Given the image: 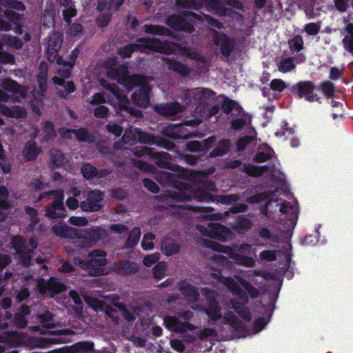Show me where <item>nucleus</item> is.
Listing matches in <instances>:
<instances>
[{
    "instance_id": "nucleus-1",
    "label": "nucleus",
    "mask_w": 353,
    "mask_h": 353,
    "mask_svg": "<svg viewBox=\"0 0 353 353\" xmlns=\"http://www.w3.org/2000/svg\"><path fill=\"white\" fill-rule=\"evenodd\" d=\"M224 285L236 297L230 299L232 307L245 321L250 322L252 319L250 308L247 306L249 296L256 299L259 291L250 282L240 278L239 283L231 277H222Z\"/></svg>"
},
{
    "instance_id": "nucleus-2",
    "label": "nucleus",
    "mask_w": 353,
    "mask_h": 353,
    "mask_svg": "<svg viewBox=\"0 0 353 353\" xmlns=\"http://www.w3.org/2000/svg\"><path fill=\"white\" fill-rule=\"evenodd\" d=\"M147 50L159 52L165 54H172L174 50L168 41H161L154 37H140L136 43L127 44L118 50V54L123 59L130 58L134 51L143 53Z\"/></svg>"
},
{
    "instance_id": "nucleus-3",
    "label": "nucleus",
    "mask_w": 353,
    "mask_h": 353,
    "mask_svg": "<svg viewBox=\"0 0 353 353\" xmlns=\"http://www.w3.org/2000/svg\"><path fill=\"white\" fill-rule=\"evenodd\" d=\"M172 186L179 190L176 199L179 201H189L192 198L198 201L213 202L214 195L204 188H194L190 184L176 179L174 175L170 176Z\"/></svg>"
},
{
    "instance_id": "nucleus-4",
    "label": "nucleus",
    "mask_w": 353,
    "mask_h": 353,
    "mask_svg": "<svg viewBox=\"0 0 353 353\" xmlns=\"http://www.w3.org/2000/svg\"><path fill=\"white\" fill-rule=\"evenodd\" d=\"M207 246L216 252L227 254L230 259L239 265L252 268L255 264L253 258L239 253V252L250 250V245L247 243H243L240 245L235 244L231 246H225L216 242H210V245H207Z\"/></svg>"
},
{
    "instance_id": "nucleus-5",
    "label": "nucleus",
    "mask_w": 353,
    "mask_h": 353,
    "mask_svg": "<svg viewBox=\"0 0 353 353\" xmlns=\"http://www.w3.org/2000/svg\"><path fill=\"white\" fill-rule=\"evenodd\" d=\"M215 94V92L204 88L187 89L183 94L186 104L195 105L196 110L200 112H205L210 99Z\"/></svg>"
},
{
    "instance_id": "nucleus-6",
    "label": "nucleus",
    "mask_w": 353,
    "mask_h": 353,
    "mask_svg": "<svg viewBox=\"0 0 353 353\" xmlns=\"http://www.w3.org/2000/svg\"><path fill=\"white\" fill-rule=\"evenodd\" d=\"M193 18L200 20V16L191 11H185L181 14H171L167 17L166 23L176 30L192 33L194 30V25L190 20Z\"/></svg>"
},
{
    "instance_id": "nucleus-7",
    "label": "nucleus",
    "mask_w": 353,
    "mask_h": 353,
    "mask_svg": "<svg viewBox=\"0 0 353 353\" xmlns=\"http://www.w3.org/2000/svg\"><path fill=\"white\" fill-rule=\"evenodd\" d=\"M316 86L311 81H301L289 86L290 94L299 97L304 98L308 102L319 101L320 100L317 94L314 93Z\"/></svg>"
},
{
    "instance_id": "nucleus-8",
    "label": "nucleus",
    "mask_w": 353,
    "mask_h": 353,
    "mask_svg": "<svg viewBox=\"0 0 353 353\" xmlns=\"http://www.w3.org/2000/svg\"><path fill=\"white\" fill-rule=\"evenodd\" d=\"M47 196L54 195L52 203L46 209V216L52 219H62L67 216V211L63 204L64 195L62 190H50L45 193Z\"/></svg>"
},
{
    "instance_id": "nucleus-9",
    "label": "nucleus",
    "mask_w": 353,
    "mask_h": 353,
    "mask_svg": "<svg viewBox=\"0 0 353 353\" xmlns=\"http://www.w3.org/2000/svg\"><path fill=\"white\" fill-rule=\"evenodd\" d=\"M196 229L201 234L206 237L219 241H225L231 234L227 227L219 223H209L207 225H197Z\"/></svg>"
},
{
    "instance_id": "nucleus-10",
    "label": "nucleus",
    "mask_w": 353,
    "mask_h": 353,
    "mask_svg": "<svg viewBox=\"0 0 353 353\" xmlns=\"http://www.w3.org/2000/svg\"><path fill=\"white\" fill-rule=\"evenodd\" d=\"M134 154L138 157H141L144 155L150 157L155 160V164L160 168L170 170H174L171 162V155L165 152H157L153 148L144 147L141 151L137 150Z\"/></svg>"
},
{
    "instance_id": "nucleus-11",
    "label": "nucleus",
    "mask_w": 353,
    "mask_h": 353,
    "mask_svg": "<svg viewBox=\"0 0 353 353\" xmlns=\"http://www.w3.org/2000/svg\"><path fill=\"white\" fill-rule=\"evenodd\" d=\"M89 256L90 259L87 264L88 274L92 276L105 274L103 267L107 264L106 252L103 250H94Z\"/></svg>"
},
{
    "instance_id": "nucleus-12",
    "label": "nucleus",
    "mask_w": 353,
    "mask_h": 353,
    "mask_svg": "<svg viewBox=\"0 0 353 353\" xmlns=\"http://www.w3.org/2000/svg\"><path fill=\"white\" fill-rule=\"evenodd\" d=\"M104 192L99 190H93L88 192L86 199L80 203V208L83 212H94L101 210L103 207Z\"/></svg>"
},
{
    "instance_id": "nucleus-13",
    "label": "nucleus",
    "mask_w": 353,
    "mask_h": 353,
    "mask_svg": "<svg viewBox=\"0 0 353 353\" xmlns=\"http://www.w3.org/2000/svg\"><path fill=\"white\" fill-rule=\"evenodd\" d=\"M39 292L41 294H46L50 297L66 290L64 283L58 281L55 277L50 278L48 281L42 279L37 284Z\"/></svg>"
},
{
    "instance_id": "nucleus-14",
    "label": "nucleus",
    "mask_w": 353,
    "mask_h": 353,
    "mask_svg": "<svg viewBox=\"0 0 353 353\" xmlns=\"http://www.w3.org/2000/svg\"><path fill=\"white\" fill-rule=\"evenodd\" d=\"M213 41L216 46H220V52L225 59H228L235 49L234 41L225 33L215 32Z\"/></svg>"
},
{
    "instance_id": "nucleus-15",
    "label": "nucleus",
    "mask_w": 353,
    "mask_h": 353,
    "mask_svg": "<svg viewBox=\"0 0 353 353\" xmlns=\"http://www.w3.org/2000/svg\"><path fill=\"white\" fill-rule=\"evenodd\" d=\"M151 92L152 86L148 81L132 94L131 99L137 106L147 108L150 103Z\"/></svg>"
},
{
    "instance_id": "nucleus-16",
    "label": "nucleus",
    "mask_w": 353,
    "mask_h": 353,
    "mask_svg": "<svg viewBox=\"0 0 353 353\" xmlns=\"http://www.w3.org/2000/svg\"><path fill=\"white\" fill-rule=\"evenodd\" d=\"M139 269L140 266L137 263L127 259L119 260L112 265V271L120 276L134 274Z\"/></svg>"
},
{
    "instance_id": "nucleus-17",
    "label": "nucleus",
    "mask_w": 353,
    "mask_h": 353,
    "mask_svg": "<svg viewBox=\"0 0 353 353\" xmlns=\"http://www.w3.org/2000/svg\"><path fill=\"white\" fill-rule=\"evenodd\" d=\"M206 301L208 307H202L201 310L206 314L210 320L216 321L220 319L222 317L221 308L214 292L210 291V294H206Z\"/></svg>"
},
{
    "instance_id": "nucleus-18",
    "label": "nucleus",
    "mask_w": 353,
    "mask_h": 353,
    "mask_svg": "<svg viewBox=\"0 0 353 353\" xmlns=\"http://www.w3.org/2000/svg\"><path fill=\"white\" fill-rule=\"evenodd\" d=\"M63 43V35L59 33L54 32L50 35L48 47L46 52L48 61L50 63L54 62L55 55L58 54L59 49L61 47Z\"/></svg>"
},
{
    "instance_id": "nucleus-19",
    "label": "nucleus",
    "mask_w": 353,
    "mask_h": 353,
    "mask_svg": "<svg viewBox=\"0 0 353 353\" xmlns=\"http://www.w3.org/2000/svg\"><path fill=\"white\" fill-rule=\"evenodd\" d=\"M165 327L171 331L183 334L187 330H193L194 326L188 322H181L176 316H168L164 319Z\"/></svg>"
},
{
    "instance_id": "nucleus-20",
    "label": "nucleus",
    "mask_w": 353,
    "mask_h": 353,
    "mask_svg": "<svg viewBox=\"0 0 353 353\" xmlns=\"http://www.w3.org/2000/svg\"><path fill=\"white\" fill-rule=\"evenodd\" d=\"M148 81L149 79L147 76L139 74L130 75L128 72L125 78L121 80V85H123L128 91H130L136 87L139 88Z\"/></svg>"
},
{
    "instance_id": "nucleus-21",
    "label": "nucleus",
    "mask_w": 353,
    "mask_h": 353,
    "mask_svg": "<svg viewBox=\"0 0 353 353\" xmlns=\"http://www.w3.org/2000/svg\"><path fill=\"white\" fill-rule=\"evenodd\" d=\"M52 80L55 85L61 86L64 88V91L58 90L57 92V94L60 99H68V95L76 90V86L73 81H65V79L61 76L60 77L54 76L52 77Z\"/></svg>"
},
{
    "instance_id": "nucleus-22",
    "label": "nucleus",
    "mask_w": 353,
    "mask_h": 353,
    "mask_svg": "<svg viewBox=\"0 0 353 353\" xmlns=\"http://www.w3.org/2000/svg\"><path fill=\"white\" fill-rule=\"evenodd\" d=\"M170 43L172 49H174L173 46H174L181 56L195 61H204L203 55L199 53L196 48L190 46H182L180 43ZM173 50L174 51V50Z\"/></svg>"
},
{
    "instance_id": "nucleus-23",
    "label": "nucleus",
    "mask_w": 353,
    "mask_h": 353,
    "mask_svg": "<svg viewBox=\"0 0 353 353\" xmlns=\"http://www.w3.org/2000/svg\"><path fill=\"white\" fill-rule=\"evenodd\" d=\"M81 172L83 177L87 180H90L94 178H103L109 174L108 170H98L95 166L90 163H83Z\"/></svg>"
},
{
    "instance_id": "nucleus-24",
    "label": "nucleus",
    "mask_w": 353,
    "mask_h": 353,
    "mask_svg": "<svg viewBox=\"0 0 353 353\" xmlns=\"http://www.w3.org/2000/svg\"><path fill=\"white\" fill-rule=\"evenodd\" d=\"M41 152V148L37 145L34 139H32L26 143L21 153L26 161H33L37 159Z\"/></svg>"
},
{
    "instance_id": "nucleus-25",
    "label": "nucleus",
    "mask_w": 353,
    "mask_h": 353,
    "mask_svg": "<svg viewBox=\"0 0 353 353\" xmlns=\"http://www.w3.org/2000/svg\"><path fill=\"white\" fill-rule=\"evenodd\" d=\"M107 76L111 79L116 80L119 84L128 72V68L125 65L108 64L106 67Z\"/></svg>"
},
{
    "instance_id": "nucleus-26",
    "label": "nucleus",
    "mask_w": 353,
    "mask_h": 353,
    "mask_svg": "<svg viewBox=\"0 0 353 353\" xmlns=\"http://www.w3.org/2000/svg\"><path fill=\"white\" fill-rule=\"evenodd\" d=\"M108 90L114 95L116 101L109 99L108 103L113 105L115 109H118L121 105L128 103V98L124 92L117 85H109Z\"/></svg>"
},
{
    "instance_id": "nucleus-27",
    "label": "nucleus",
    "mask_w": 353,
    "mask_h": 353,
    "mask_svg": "<svg viewBox=\"0 0 353 353\" xmlns=\"http://www.w3.org/2000/svg\"><path fill=\"white\" fill-rule=\"evenodd\" d=\"M165 61L168 70L174 71L183 77H186L191 73L190 68L173 58H167Z\"/></svg>"
},
{
    "instance_id": "nucleus-28",
    "label": "nucleus",
    "mask_w": 353,
    "mask_h": 353,
    "mask_svg": "<svg viewBox=\"0 0 353 353\" xmlns=\"http://www.w3.org/2000/svg\"><path fill=\"white\" fill-rule=\"evenodd\" d=\"M107 235V232L105 230L96 228H90L87 231H85L84 234L85 239V247H90L98 242L103 236Z\"/></svg>"
},
{
    "instance_id": "nucleus-29",
    "label": "nucleus",
    "mask_w": 353,
    "mask_h": 353,
    "mask_svg": "<svg viewBox=\"0 0 353 353\" xmlns=\"http://www.w3.org/2000/svg\"><path fill=\"white\" fill-rule=\"evenodd\" d=\"M181 108V106L179 103L174 102L158 105L155 110L163 116H174L180 112Z\"/></svg>"
},
{
    "instance_id": "nucleus-30",
    "label": "nucleus",
    "mask_w": 353,
    "mask_h": 353,
    "mask_svg": "<svg viewBox=\"0 0 353 353\" xmlns=\"http://www.w3.org/2000/svg\"><path fill=\"white\" fill-rule=\"evenodd\" d=\"M252 226V221L245 216H239L232 224L233 230L239 234H245Z\"/></svg>"
},
{
    "instance_id": "nucleus-31",
    "label": "nucleus",
    "mask_w": 353,
    "mask_h": 353,
    "mask_svg": "<svg viewBox=\"0 0 353 353\" xmlns=\"http://www.w3.org/2000/svg\"><path fill=\"white\" fill-rule=\"evenodd\" d=\"M179 291L181 294L188 297L192 302H197L199 300L200 294L198 290L188 282H183L179 285Z\"/></svg>"
},
{
    "instance_id": "nucleus-32",
    "label": "nucleus",
    "mask_w": 353,
    "mask_h": 353,
    "mask_svg": "<svg viewBox=\"0 0 353 353\" xmlns=\"http://www.w3.org/2000/svg\"><path fill=\"white\" fill-rule=\"evenodd\" d=\"M230 140L228 139H222L219 140L217 147L210 152L209 157L211 158L223 157L230 150Z\"/></svg>"
},
{
    "instance_id": "nucleus-33",
    "label": "nucleus",
    "mask_w": 353,
    "mask_h": 353,
    "mask_svg": "<svg viewBox=\"0 0 353 353\" xmlns=\"http://www.w3.org/2000/svg\"><path fill=\"white\" fill-rule=\"evenodd\" d=\"M73 133L75 135L76 139L79 142H85L88 141L89 143L92 142V136L89 135V132L87 128H80L79 129H72L69 128L66 129L63 135L64 137H67L68 134Z\"/></svg>"
},
{
    "instance_id": "nucleus-34",
    "label": "nucleus",
    "mask_w": 353,
    "mask_h": 353,
    "mask_svg": "<svg viewBox=\"0 0 353 353\" xmlns=\"http://www.w3.org/2000/svg\"><path fill=\"white\" fill-rule=\"evenodd\" d=\"M52 231L56 236L63 238L72 239L77 234L74 229L63 224H54Z\"/></svg>"
},
{
    "instance_id": "nucleus-35",
    "label": "nucleus",
    "mask_w": 353,
    "mask_h": 353,
    "mask_svg": "<svg viewBox=\"0 0 353 353\" xmlns=\"http://www.w3.org/2000/svg\"><path fill=\"white\" fill-rule=\"evenodd\" d=\"M143 30L145 33L154 35L171 36L172 31L163 26L145 24Z\"/></svg>"
},
{
    "instance_id": "nucleus-36",
    "label": "nucleus",
    "mask_w": 353,
    "mask_h": 353,
    "mask_svg": "<svg viewBox=\"0 0 353 353\" xmlns=\"http://www.w3.org/2000/svg\"><path fill=\"white\" fill-rule=\"evenodd\" d=\"M161 251L167 256L174 255L179 251V245L172 239H165L161 243Z\"/></svg>"
},
{
    "instance_id": "nucleus-37",
    "label": "nucleus",
    "mask_w": 353,
    "mask_h": 353,
    "mask_svg": "<svg viewBox=\"0 0 353 353\" xmlns=\"http://www.w3.org/2000/svg\"><path fill=\"white\" fill-rule=\"evenodd\" d=\"M1 87L4 90L14 94L23 95L24 92L23 87L11 79H5L1 83Z\"/></svg>"
},
{
    "instance_id": "nucleus-38",
    "label": "nucleus",
    "mask_w": 353,
    "mask_h": 353,
    "mask_svg": "<svg viewBox=\"0 0 353 353\" xmlns=\"http://www.w3.org/2000/svg\"><path fill=\"white\" fill-rule=\"evenodd\" d=\"M50 161L54 168H61L65 163V154L61 150L52 149L50 152Z\"/></svg>"
},
{
    "instance_id": "nucleus-39",
    "label": "nucleus",
    "mask_w": 353,
    "mask_h": 353,
    "mask_svg": "<svg viewBox=\"0 0 353 353\" xmlns=\"http://www.w3.org/2000/svg\"><path fill=\"white\" fill-rule=\"evenodd\" d=\"M54 17L55 12L54 8L52 6L46 7L41 17L43 26L48 28L52 26L54 23Z\"/></svg>"
},
{
    "instance_id": "nucleus-40",
    "label": "nucleus",
    "mask_w": 353,
    "mask_h": 353,
    "mask_svg": "<svg viewBox=\"0 0 353 353\" xmlns=\"http://www.w3.org/2000/svg\"><path fill=\"white\" fill-rule=\"evenodd\" d=\"M3 112L4 114L10 117H15V118H23L26 115V110L21 106H14L12 108H8L4 106L3 108Z\"/></svg>"
},
{
    "instance_id": "nucleus-41",
    "label": "nucleus",
    "mask_w": 353,
    "mask_h": 353,
    "mask_svg": "<svg viewBox=\"0 0 353 353\" xmlns=\"http://www.w3.org/2000/svg\"><path fill=\"white\" fill-rule=\"evenodd\" d=\"M141 229L135 227L131 230L127 239L126 243L130 248H134L139 243L141 237Z\"/></svg>"
},
{
    "instance_id": "nucleus-42",
    "label": "nucleus",
    "mask_w": 353,
    "mask_h": 353,
    "mask_svg": "<svg viewBox=\"0 0 353 353\" xmlns=\"http://www.w3.org/2000/svg\"><path fill=\"white\" fill-rule=\"evenodd\" d=\"M296 67L294 58L293 57L282 59L279 65V70L281 72L286 73L290 72Z\"/></svg>"
},
{
    "instance_id": "nucleus-43",
    "label": "nucleus",
    "mask_w": 353,
    "mask_h": 353,
    "mask_svg": "<svg viewBox=\"0 0 353 353\" xmlns=\"http://www.w3.org/2000/svg\"><path fill=\"white\" fill-rule=\"evenodd\" d=\"M226 320L233 327L237 330H245L246 329L245 324L231 312L227 314Z\"/></svg>"
},
{
    "instance_id": "nucleus-44",
    "label": "nucleus",
    "mask_w": 353,
    "mask_h": 353,
    "mask_svg": "<svg viewBox=\"0 0 353 353\" xmlns=\"http://www.w3.org/2000/svg\"><path fill=\"white\" fill-rule=\"evenodd\" d=\"M273 154H274V150L270 147H268L265 151L257 152L254 155L253 159L256 163L266 162L272 158Z\"/></svg>"
},
{
    "instance_id": "nucleus-45",
    "label": "nucleus",
    "mask_w": 353,
    "mask_h": 353,
    "mask_svg": "<svg viewBox=\"0 0 353 353\" xmlns=\"http://www.w3.org/2000/svg\"><path fill=\"white\" fill-rule=\"evenodd\" d=\"M74 343L77 353H88L94 350V344L92 341H82Z\"/></svg>"
},
{
    "instance_id": "nucleus-46",
    "label": "nucleus",
    "mask_w": 353,
    "mask_h": 353,
    "mask_svg": "<svg viewBox=\"0 0 353 353\" xmlns=\"http://www.w3.org/2000/svg\"><path fill=\"white\" fill-rule=\"evenodd\" d=\"M43 130L45 132V136L43 139L46 141H48L50 139H53L56 138L57 133L54 129V124L53 122L50 121H47L44 123Z\"/></svg>"
},
{
    "instance_id": "nucleus-47",
    "label": "nucleus",
    "mask_w": 353,
    "mask_h": 353,
    "mask_svg": "<svg viewBox=\"0 0 353 353\" xmlns=\"http://www.w3.org/2000/svg\"><path fill=\"white\" fill-rule=\"evenodd\" d=\"M39 318L42 327L46 328H52L54 327V316L50 312H46L45 313L39 315Z\"/></svg>"
},
{
    "instance_id": "nucleus-48",
    "label": "nucleus",
    "mask_w": 353,
    "mask_h": 353,
    "mask_svg": "<svg viewBox=\"0 0 353 353\" xmlns=\"http://www.w3.org/2000/svg\"><path fill=\"white\" fill-rule=\"evenodd\" d=\"M0 4L8 9L10 8L20 11L26 10L23 3L19 0H0Z\"/></svg>"
},
{
    "instance_id": "nucleus-49",
    "label": "nucleus",
    "mask_w": 353,
    "mask_h": 353,
    "mask_svg": "<svg viewBox=\"0 0 353 353\" xmlns=\"http://www.w3.org/2000/svg\"><path fill=\"white\" fill-rule=\"evenodd\" d=\"M238 199L239 196L235 194H221L214 195V197L213 198V202L216 201L217 203H220L221 204H230L232 203L236 202Z\"/></svg>"
},
{
    "instance_id": "nucleus-50",
    "label": "nucleus",
    "mask_w": 353,
    "mask_h": 353,
    "mask_svg": "<svg viewBox=\"0 0 353 353\" xmlns=\"http://www.w3.org/2000/svg\"><path fill=\"white\" fill-rule=\"evenodd\" d=\"M166 263L164 261L159 262L152 269V274L154 279L160 280L165 275Z\"/></svg>"
},
{
    "instance_id": "nucleus-51",
    "label": "nucleus",
    "mask_w": 353,
    "mask_h": 353,
    "mask_svg": "<svg viewBox=\"0 0 353 353\" xmlns=\"http://www.w3.org/2000/svg\"><path fill=\"white\" fill-rule=\"evenodd\" d=\"M110 196L115 200L123 201L127 198L128 192L123 188H114L110 190Z\"/></svg>"
},
{
    "instance_id": "nucleus-52",
    "label": "nucleus",
    "mask_w": 353,
    "mask_h": 353,
    "mask_svg": "<svg viewBox=\"0 0 353 353\" xmlns=\"http://www.w3.org/2000/svg\"><path fill=\"white\" fill-rule=\"evenodd\" d=\"M321 88L324 95L327 98H332L334 97L335 93V86L330 81H323L321 82Z\"/></svg>"
},
{
    "instance_id": "nucleus-53",
    "label": "nucleus",
    "mask_w": 353,
    "mask_h": 353,
    "mask_svg": "<svg viewBox=\"0 0 353 353\" xmlns=\"http://www.w3.org/2000/svg\"><path fill=\"white\" fill-rule=\"evenodd\" d=\"M175 6L181 8L197 10L200 3L196 0H175Z\"/></svg>"
},
{
    "instance_id": "nucleus-54",
    "label": "nucleus",
    "mask_w": 353,
    "mask_h": 353,
    "mask_svg": "<svg viewBox=\"0 0 353 353\" xmlns=\"http://www.w3.org/2000/svg\"><path fill=\"white\" fill-rule=\"evenodd\" d=\"M17 254L18 255L19 259L21 261V263L23 265L27 266L30 264L32 257V254H33L32 250H20V251H18V252H17Z\"/></svg>"
},
{
    "instance_id": "nucleus-55",
    "label": "nucleus",
    "mask_w": 353,
    "mask_h": 353,
    "mask_svg": "<svg viewBox=\"0 0 353 353\" xmlns=\"http://www.w3.org/2000/svg\"><path fill=\"white\" fill-rule=\"evenodd\" d=\"M289 45L291 50L300 52L303 49V39L301 35H296L289 41Z\"/></svg>"
},
{
    "instance_id": "nucleus-56",
    "label": "nucleus",
    "mask_w": 353,
    "mask_h": 353,
    "mask_svg": "<svg viewBox=\"0 0 353 353\" xmlns=\"http://www.w3.org/2000/svg\"><path fill=\"white\" fill-rule=\"evenodd\" d=\"M117 111H121V112L125 111V112L130 114V115L134 116L137 118H141L143 117V113L140 110L133 108L130 105L129 100H128V103H126L123 105H121V107H119L117 109Z\"/></svg>"
},
{
    "instance_id": "nucleus-57",
    "label": "nucleus",
    "mask_w": 353,
    "mask_h": 353,
    "mask_svg": "<svg viewBox=\"0 0 353 353\" xmlns=\"http://www.w3.org/2000/svg\"><path fill=\"white\" fill-rule=\"evenodd\" d=\"M237 103L228 97H225L223 103L221 104V110L226 114H230L233 109L235 108V106L237 105Z\"/></svg>"
},
{
    "instance_id": "nucleus-58",
    "label": "nucleus",
    "mask_w": 353,
    "mask_h": 353,
    "mask_svg": "<svg viewBox=\"0 0 353 353\" xmlns=\"http://www.w3.org/2000/svg\"><path fill=\"white\" fill-rule=\"evenodd\" d=\"M99 310L101 311H104L105 314L112 319L114 323H117L119 322V318L117 316V311L113 307L110 305H105L103 308V306L101 305L99 307Z\"/></svg>"
},
{
    "instance_id": "nucleus-59",
    "label": "nucleus",
    "mask_w": 353,
    "mask_h": 353,
    "mask_svg": "<svg viewBox=\"0 0 353 353\" xmlns=\"http://www.w3.org/2000/svg\"><path fill=\"white\" fill-rule=\"evenodd\" d=\"M77 11L75 5H72L70 8L64 9L62 12L63 20L70 25L72 21V18L77 16Z\"/></svg>"
},
{
    "instance_id": "nucleus-60",
    "label": "nucleus",
    "mask_w": 353,
    "mask_h": 353,
    "mask_svg": "<svg viewBox=\"0 0 353 353\" xmlns=\"http://www.w3.org/2000/svg\"><path fill=\"white\" fill-rule=\"evenodd\" d=\"M26 244V241L21 236H15L12 239V246L16 253L18 252V251L25 250Z\"/></svg>"
},
{
    "instance_id": "nucleus-61",
    "label": "nucleus",
    "mask_w": 353,
    "mask_h": 353,
    "mask_svg": "<svg viewBox=\"0 0 353 353\" xmlns=\"http://www.w3.org/2000/svg\"><path fill=\"white\" fill-rule=\"evenodd\" d=\"M112 19V14L109 12L101 13L97 19V24L101 28L107 27Z\"/></svg>"
},
{
    "instance_id": "nucleus-62",
    "label": "nucleus",
    "mask_w": 353,
    "mask_h": 353,
    "mask_svg": "<svg viewBox=\"0 0 353 353\" xmlns=\"http://www.w3.org/2000/svg\"><path fill=\"white\" fill-rule=\"evenodd\" d=\"M321 30V23H308L305 25L304 30L308 35H316Z\"/></svg>"
},
{
    "instance_id": "nucleus-63",
    "label": "nucleus",
    "mask_w": 353,
    "mask_h": 353,
    "mask_svg": "<svg viewBox=\"0 0 353 353\" xmlns=\"http://www.w3.org/2000/svg\"><path fill=\"white\" fill-rule=\"evenodd\" d=\"M287 88H289L288 85L282 79H274L270 82V89L272 90L282 92Z\"/></svg>"
},
{
    "instance_id": "nucleus-64",
    "label": "nucleus",
    "mask_w": 353,
    "mask_h": 353,
    "mask_svg": "<svg viewBox=\"0 0 353 353\" xmlns=\"http://www.w3.org/2000/svg\"><path fill=\"white\" fill-rule=\"evenodd\" d=\"M142 183L145 189L152 193H158L159 192L160 188L157 183L150 179L144 178L142 180Z\"/></svg>"
}]
</instances>
